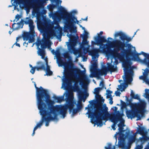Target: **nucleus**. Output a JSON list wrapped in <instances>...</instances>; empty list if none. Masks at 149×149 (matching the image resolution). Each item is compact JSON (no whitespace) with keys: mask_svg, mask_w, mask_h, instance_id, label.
I'll return each mask as SVG.
<instances>
[{"mask_svg":"<svg viewBox=\"0 0 149 149\" xmlns=\"http://www.w3.org/2000/svg\"><path fill=\"white\" fill-rule=\"evenodd\" d=\"M98 37H95L94 40L97 42L98 45H100V48L102 50L103 52L107 54H110L113 52L109 45L112 47H114L113 56L115 58H117L121 60L123 59L125 54L132 55L133 53L131 52V48L132 46L130 44H128V50L125 49V44L119 40H116L113 42L107 40L105 37L100 36L98 33Z\"/></svg>","mask_w":149,"mask_h":149,"instance_id":"1","label":"nucleus"},{"mask_svg":"<svg viewBox=\"0 0 149 149\" xmlns=\"http://www.w3.org/2000/svg\"><path fill=\"white\" fill-rule=\"evenodd\" d=\"M93 109H91L89 108L87 114H88L89 118H95L96 119L95 122L98 125L100 126L103 125L102 120H108L109 119L111 121L113 119L116 118V115L117 114L118 115L122 114L119 111H117L115 113H113L111 115L108 111V108L106 107L104 109L102 107H100L98 109H96L94 111H93Z\"/></svg>","mask_w":149,"mask_h":149,"instance_id":"2","label":"nucleus"},{"mask_svg":"<svg viewBox=\"0 0 149 149\" xmlns=\"http://www.w3.org/2000/svg\"><path fill=\"white\" fill-rule=\"evenodd\" d=\"M54 101H51L47 103L48 107L45 104L38 106L40 110V114L42 116V120L46 122L45 126H48L49 122L51 120H54L57 115L56 112L60 110L62 111L63 109L59 107H54Z\"/></svg>","mask_w":149,"mask_h":149,"instance_id":"3","label":"nucleus"},{"mask_svg":"<svg viewBox=\"0 0 149 149\" xmlns=\"http://www.w3.org/2000/svg\"><path fill=\"white\" fill-rule=\"evenodd\" d=\"M146 103L144 101H142L139 103L138 106H132L131 110H127L126 111V115L128 118L132 119L135 117H137V120L141 119L140 116L138 114L140 113L143 116L145 111Z\"/></svg>","mask_w":149,"mask_h":149,"instance_id":"4","label":"nucleus"},{"mask_svg":"<svg viewBox=\"0 0 149 149\" xmlns=\"http://www.w3.org/2000/svg\"><path fill=\"white\" fill-rule=\"evenodd\" d=\"M72 65L71 63L67 62L65 65L64 75L66 77H73L74 75V72L80 77L81 76L82 80L86 82H89V79L86 75L85 74V71L81 70L80 69L70 68Z\"/></svg>","mask_w":149,"mask_h":149,"instance_id":"5","label":"nucleus"},{"mask_svg":"<svg viewBox=\"0 0 149 149\" xmlns=\"http://www.w3.org/2000/svg\"><path fill=\"white\" fill-rule=\"evenodd\" d=\"M34 85L36 89V95L38 106L45 104L44 101L46 103L49 102L50 101H53L50 99V95L46 90L44 89L41 86L39 88L38 87L35 82H34Z\"/></svg>","mask_w":149,"mask_h":149,"instance_id":"6","label":"nucleus"},{"mask_svg":"<svg viewBox=\"0 0 149 149\" xmlns=\"http://www.w3.org/2000/svg\"><path fill=\"white\" fill-rule=\"evenodd\" d=\"M132 63L129 59H127L123 62V65L124 68V77H123L125 84L127 85L130 84L133 80L132 76L134 74L133 68L131 67Z\"/></svg>","mask_w":149,"mask_h":149,"instance_id":"7","label":"nucleus"},{"mask_svg":"<svg viewBox=\"0 0 149 149\" xmlns=\"http://www.w3.org/2000/svg\"><path fill=\"white\" fill-rule=\"evenodd\" d=\"M24 24H29V32H25L23 33L22 37L24 40H28L29 43H32L34 42L35 31L34 30L35 26L34 25V22L32 20L26 17L24 21Z\"/></svg>","mask_w":149,"mask_h":149,"instance_id":"8","label":"nucleus"},{"mask_svg":"<svg viewBox=\"0 0 149 149\" xmlns=\"http://www.w3.org/2000/svg\"><path fill=\"white\" fill-rule=\"evenodd\" d=\"M60 11L62 16L67 19L68 25L69 26H73V23H75L74 19L76 21L77 24H78L79 21L77 20V18L72 15V13H69L64 8L61 6L60 9Z\"/></svg>","mask_w":149,"mask_h":149,"instance_id":"9","label":"nucleus"},{"mask_svg":"<svg viewBox=\"0 0 149 149\" xmlns=\"http://www.w3.org/2000/svg\"><path fill=\"white\" fill-rule=\"evenodd\" d=\"M74 101L72 100H70L68 101V104L65 106H60L59 105H56V106H54V107H58L61 108L60 109H63L62 111L61 110H60L57 111V112L60 115H62L64 118L66 116V114L68 108L69 109L70 113L72 111L74 107Z\"/></svg>","mask_w":149,"mask_h":149,"instance_id":"10","label":"nucleus"},{"mask_svg":"<svg viewBox=\"0 0 149 149\" xmlns=\"http://www.w3.org/2000/svg\"><path fill=\"white\" fill-rule=\"evenodd\" d=\"M107 64L108 65V68L105 67L101 70H99L98 72L100 75H104V76H105L107 75V72L108 71H110L111 73L112 72L117 71V68L116 66L115 67L114 65H112L110 63H108Z\"/></svg>","mask_w":149,"mask_h":149,"instance_id":"11","label":"nucleus"},{"mask_svg":"<svg viewBox=\"0 0 149 149\" xmlns=\"http://www.w3.org/2000/svg\"><path fill=\"white\" fill-rule=\"evenodd\" d=\"M99 70H100L97 69V64L96 62L93 63L92 65V67L91 70V72L92 74V77H99V75L100 74L98 72Z\"/></svg>","mask_w":149,"mask_h":149,"instance_id":"12","label":"nucleus"},{"mask_svg":"<svg viewBox=\"0 0 149 149\" xmlns=\"http://www.w3.org/2000/svg\"><path fill=\"white\" fill-rule=\"evenodd\" d=\"M123 115L124 114L123 113L119 116L117 114L116 115L117 117L112 120L111 121L113 122V123L111 127L113 130H116V128H115V126L118 122L119 121H121L122 120H123L122 118Z\"/></svg>","mask_w":149,"mask_h":149,"instance_id":"13","label":"nucleus"},{"mask_svg":"<svg viewBox=\"0 0 149 149\" xmlns=\"http://www.w3.org/2000/svg\"><path fill=\"white\" fill-rule=\"evenodd\" d=\"M97 106L96 109H98L100 107H102L101 105L104 102V100L100 95L99 94L96 95Z\"/></svg>","mask_w":149,"mask_h":149,"instance_id":"14","label":"nucleus"},{"mask_svg":"<svg viewBox=\"0 0 149 149\" xmlns=\"http://www.w3.org/2000/svg\"><path fill=\"white\" fill-rule=\"evenodd\" d=\"M97 106L96 109H98L100 107H102L101 105L104 102V100L100 95L99 94L96 95Z\"/></svg>","mask_w":149,"mask_h":149,"instance_id":"15","label":"nucleus"},{"mask_svg":"<svg viewBox=\"0 0 149 149\" xmlns=\"http://www.w3.org/2000/svg\"><path fill=\"white\" fill-rule=\"evenodd\" d=\"M99 52H103L102 49L100 50L99 49L94 48L92 49L89 52V54L91 55L93 58L94 59L96 57H98Z\"/></svg>","mask_w":149,"mask_h":149,"instance_id":"16","label":"nucleus"},{"mask_svg":"<svg viewBox=\"0 0 149 149\" xmlns=\"http://www.w3.org/2000/svg\"><path fill=\"white\" fill-rule=\"evenodd\" d=\"M44 8V6L43 4L41 2H39L37 3L33 8V10L35 12L38 13L40 12V8Z\"/></svg>","mask_w":149,"mask_h":149,"instance_id":"17","label":"nucleus"},{"mask_svg":"<svg viewBox=\"0 0 149 149\" xmlns=\"http://www.w3.org/2000/svg\"><path fill=\"white\" fill-rule=\"evenodd\" d=\"M118 146L123 149H130L131 148L130 144H129L128 146H126L124 141H119Z\"/></svg>","mask_w":149,"mask_h":149,"instance_id":"18","label":"nucleus"},{"mask_svg":"<svg viewBox=\"0 0 149 149\" xmlns=\"http://www.w3.org/2000/svg\"><path fill=\"white\" fill-rule=\"evenodd\" d=\"M38 66L36 67V69L37 70H45L46 68L45 64L42 61H39L37 63Z\"/></svg>","mask_w":149,"mask_h":149,"instance_id":"19","label":"nucleus"},{"mask_svg":"<svg viewBox=\"0 0 149 149\" xmlns=\"http://www.w3.org/2000/svg\"><path fill=\"white\" fill-rule=\"evenodd\" d=\"M126 99L127 102V103L128 106H130V107H132V106L135 105V106H138V105L139 103H133L131 102V100L129 99L127 96H126Z\"/></svg>","mask_w":149,"mask_h":149,"instance_id":"20","label":"nucleus"},{"mask_svg":"<svg viewBox=\"0 0 149 149\" xmlns=\"http://www.w3.org/2000/svg\"><path fill=\"white\" fill-rule=\"evenodd\" d=\"M127 36V35H126L125 33H123L122 32H121L120 36V40L122 41H121L122 42H123L125 43V47H126V45L128 47V46L127 45V44H126L125 43L124 41L125 40V38H126V37ZM128 49L127 50H128L129 49H130V48H128ZM126 50V49H125Z\"/></svg>","mask_w":149,"mask_h":149,"instance_id":"21","label":"nucleus"},{"mask_svg":"<svg viewBox=\"0 0 149 149\" xmlns=\"http://www.w3.org/2000/svg\"><path fill=\"white\" fill-rule=\"evenodd\" d=\"M53 98L55 100H57V102L59 103L61 102L64 99L63 96H53Z\"/></svg>","mask_w":149,"mask_h":149,"instance_id":"22","label":"nucleus"},{"mask_svg":"<svg viewBox=\"0 0 149 149\" xmlns=\"http://www.w3.org/2000/svg\"><path fill=\"white\" fill-rule=\"evenodd\" d=\"M130 95L132 98L136 99L137 100H140V98L138 95L136 94V95H135L134 93L133 92L132 90L131 91V93Z\"/></svg>","mask_w":149,"mask_h":149,"instance_id":"23","label":"nucleus"},{"mask_svg":"<svg viewBox=\"0 0 149 149\" xmlns=\"http://www.w3.org/2000/svg\"><path fill=\"white\" fill-rule=\"evenodd\" d=\"M24 21L23 19H22L21 21L17 23V24L18 25V26L17 27H16L15 28V29H18L20 28H22L23 27V23L24 22Z\"/></svg>","mask_w":149,"mask_h":149,"instance_id":"24","label":"nucleus"},{"mask_svg":"<svg viewBox=\"0 0 149 149\" xmlns=\"http://www.w3.org/2000/svg\"><path fill=\"white\" fill-rule=\"evenodd\" d=\"M46 71V74L45 75H46L49 76H51L53 72L50 70V66H47L45 69Z\"/></svg>","mask_w":149,"mask_h":149,"instance_id":"25","label":"nucleus"},{"mask_svg":"<svg viewBox=\"0 0 149 149\" xmlns=\"http://www.w3.org/2000/svg\"><path fill=\"white\" fill-rule=\"evenodd\" d=\"M145 128L143 127H140L138 130L139 134L141 135H143L145 134Z\"/></svg>","mask_w":149,"mask_h":149,"instance_id":"26","label":"nucleus"},{"mask_svg":"<svg viewBox=\"0 0 149 149\" xmlns=\"http://www.w3.org/2000/svg\"><path fill=\"white\" fill-rule=\"evenodd\" d=\"M49 34L51 36H56L57 38H58V36H59V37L60 38H61V35H60V34H59V35L58 36H56V32H55V31L54 30H52L50 31L49 32Z\"/></svg>","mask_w":149,"mask_h":149,"instance_id":"27","label":"nucleus"},{"mask_svg":"<svg viewBox=\"0 0 149 149\" xmlns=\"http://www.w3.org/2000/svg\"><path fill=\"white\" fill-rule=\"evenodd\" d=\"M139 78L140 79H142L144 81L146 84L149 85V80L148 79H147L146 76H141L139 77Z\"/></svg>","mask_w":149,"mask_h":149,"instance_id":"28","label":"nucleus"},{"mask_svg":"<svg viewBox=\"0 0 149 149\" xmlns=\"http://www.w3.org/2000/svg\"><path fill=\"white\" fill-rule=\"evenodd\" d=\"M68 49L70 51L71 50L73 51L74 50V45L72 43L70 42L68 45Z\"/></svg>","mask_w":149,"mask_h":149,"instance_id":"29","label":"nucleus"},{"mask_svg":"<svg viewBox=\"0 0 149 149\" xmlns=\"http://www.w3.org/2000/svg\"><path fill=\"white\" fill-rule=\"evenodd\" d=\"M73 89L74 91H80L77 82H75L73 88Z\"/></svg>","mask_w":149,"mask_h":149,"instance_id":"30","label":"nucleus"},{"mask_svg":"<svg viewBox=\"0 0 149 149\" xmlns=\"http://www.w3.org/2000/svg\"><path fill=\"white\" fill-rule=\"evenodd\" d=\"M39 50L38 51V54L39 55L41 56L42 55H45V51L43 49H41L39 48Z\"/></svg>","mask_w":149,"mask_h":149,"instance_id":"31","label":"nucleus"},{"mask_svg":"<svg viewBox=\"0 0 149 149\" xmlns=\"http://www.w3.org/2000/svg\"><path fill=\"white\" fill-rule=\"evenodd\" d=\"M38 45H40L41 49H44L46 48V46L45 43H41V41H38Z\"/></svg>","mask_w":149,"mask_h":149,"instance_id":"32","label":"nucleus"},{"mask_svg":"<svg viewBox=\"0 0 149 149\" xmlns=\"http://www.w3.org/2000/svg\"><path fill=\"white\" fill-rule=\"evenodd\" d=\"M102 89V88L100 87L95 88L94 89L95 91L94 93L95 94V95L99 94L100 91Z\"/></svg>","mask_w":149,"mask_h":149,"instance_id":"33","label":"nucleus"},{"mask_svg":"<svg viewBox=\"0 0 149 149\" xmlns=\"http://www.w3.org/2000/svg\"><path fill=\"white\" fill-rule=\"evenodd\" d=\"M85 34L83 35L81 34L80 36L82 37L83 39H87L88 37V33L86 31H84Z\"/></svg>","mask_w":149,"mask_h":149,"instance_id":"34","label":"nucleus"},{"mask_svg":"<svg viewBox=\"0 0 149 149\" xmlns=\"http://www.w3.org/2000/svg\"><path fill=\"white\" fill-rule=\"evenodd\" d=\"M108 146H105L104 148L105 149H115L116 148L115 146H113V148H111L112 145L110 143H109L107 144Z\"/></svg>","mask_w":149,"mask_h":149,"instance_id":"35","label":"nucleus"},{"mask_svg":"<svg viewBox=\"0 0 149 149\" xmlns=\"http://www.w3.org/2000/svg\"><path fill=\"white\" fill-rule=\"evenodd\" d=\"M120 102L121 103L122 109L125 108L127 106H128L127 104L125 102L121 100H120Z\"/></svg>","mask_w":149,"mask_h":149,"instance_id":"36","label":"nucleus"},{"mask_svg":"<svg viewBox=\"0 0 149 149\" xmlns=\"http://www.w3.org/2000/svg\"><path fill=\"white\" fill-rule=\"evenodd\" d=\"M82 107L81 102H78V104L77 105V109L79 111L81 110Z\"/></svg>","mask_w":149,"mask_h":149,"instance_id":"37","label":"nucleus"},{"mask_svg":"<svg viewBox=\"0 0 149 149\" xmlns=\"http://www.w3.org/2000/svg\"><path fill=\"white\" fill-rule=\"evenodd\" d=\"M83 92H81V91L80 93H79V96L81 100L83 99V102H84L85 101L86 98H84V97L83 95Z\"/></svg>","mask_w":149,"mask_h":149,"instance_id":"38","label":"nucleus"},{"mask_svg":"<svg viewBox=\"0 0 149 149\" xmlns=\"http://www.w3.org/2000/svg\"><path fill=\"white\" fill-rule=\"evenodd\" d=\"M64 82L67 85L70 84L71 82L70 80L68 78H65L64 80Z\"/></svg>","mask_w":149,"mask_h":149,"instance_id":"39","label":"nucleus"},{"mask_svg":"<svg viewBox=\"0 0 149 149\" xmlns=\"http://www.w3.org/2000/svg\"><path fill=\"white\" fill-rule=\"evenodd\" d=\"M43 123V120H42V119L36 125H37L38 127H40L42 125Z\"/></svg>","mask_w":149,"mask_h":149,"instance_id":"40","label":"nucleus"},{"mask_svg":"<svg viewBox=\"0 0 149 149\" xmlns=\"http://www.w3.org/2000/svg\"><path fill=\"white\" fill-rule=\"evenodd\" d=\"M54 5L53 4H50L47 6L48 9L50 10H52L54 8Z\"/></svg>","mask_w":149,"mask_h":149,"instance_id":"41","label":"nucleus"},{"mask_svg":"<svg viewBox=\"0 0 149 149\" xmlns=\"http://www.w3.org/2000/svg\"><path fill=\"white\" fill-rule=\"evenodd\" d=\"M47 41V38L46 37H44L42 40H40L39 41H41V43L45 44Z\"/></svg>","mask_w":149,"mask_h":149,"instance_id":"42","label":"nucleus"},{"mask_svg":"<svg viewBox=\"0 0 149 149\" xmlns=\"http://www.w3.org/2000/svg\"><path fill=\"white\" fill-rule=\"evenodd\" d=\"M72 114L74 115L77 113L79 111L76 108L73 109L72 110Z\"/></svg>","mask_w":149,"mask_h":149,"instance_id":"43","label":"nucleus"},{"mask_svg":"<svg viewBox=\"0 0 149 149\" xmlns=\"http://www.w3.org/2000/svg\"><path fill=\"white\" fill-rule=\"evenodd\" d=\"M82 43L84 45H88V42L87 41V40L83 39Z\"/></svg>","mask_w":149,"mask_h":149,"instance_id":"44","label":"nucleus"},{"mask_svg":"<svg viewBox=\"0 0 149 149\" xmlns=\"http://www.w3.org/2000/svg\"><path fill=\"white\" fill-rule=\"evenodd\" d=\"M132 38L128 37L127 36L125 38V40H126V43H128L130 42L132 40Z\"/></svg>","mask_w":149,"mask_h":149,"instance_id":"45","label":"nucleus"},{"mask_svg":"<svg viewBox=\"0 0 149 149\" xmlns=\"http://www.w3.org/2000/svg\"><path fill=\"white\" fill-rule=\"evenodd\" d=\"M36 67H32L30 70V72L32 74H33L35 71V69H36Z\"/></svg>","mask_w":149,"mask_h":149,"instance_id":"46","label":"nucleus"},{"mask_svg":"<svg viewBox=\"0 0 149 149\" xmlns=\"http://www.w3.org/2000/svg\"><path fill=\"white\" fill-rule=\"evenodd\" d=\"M123 127H119L118 129L120 133H122L124 132L125 131V130H123Z\"/></svg>","mask_w":149,"mask_h":149,"instance_id":"47","label":"nucleus"},{"mask_svg":"<svg viewBox=\"0 0 149 149\" xmlns=\"http://www.w3.org/2000/svg\"><path fill=\"white\" fill-rule=\"evenodd\" d=\"M122 120L121 121H122ZM123 122H121L119 124H118V126L119 127H123L124 126V120H123Z\"/></svg>","mask_w":149,"mask_h":149,"instance_id":"48","label":"nucleus"},{"mask_svg":"<svg viewBox=\"0 0 149 149\" xmlns=\"http://www.w3.org/2000/svg\"><path fill=\"white\" fill-rule=\"evenodd\" d=\"M76 27H74L73 28H70V31L71 32H72V31L73 32H75V31H76Z\"/></svg>","mask_w":149,"mask_h":149,"instance_id":"49","label":"nucleus"},{"mask_svg":"<svg viewBox=\"0 0 149 149\" xmlns=\"http://www.w3.org/2000/svg\"><path fill=\"white\" fill-rule=\"evenodd\" d=\"M107 98H109L110 101H113V98L111 95H107Z\"/></svg>","mask_w":149,"mask_h":149,"instance_id":"50","label":"nucleus"},{"mask_svg":"<svg viewBox=\"0 0 149 149\" xmlns=\"http://www.w3.org/2000/svg\"><path fill=\"white\" fill-rule=\"evenodd\" d=\"M121 32H116V33L114 35L115 37L116 38L119 36H120Z\"/></svg>","mask_w":149,"mask_h":149,"instance_id":"51","label":"nucleus"},{"mask_svg":"<svg viewBox=\"0 0 149 149\" xmlns=\"http://www.w3.org/2000/svg\"><path fill=\"white\" fill-rule=\"evenodd\" d=\"M143 146L142 145H137L136 148H135V149H142L143 148Z\"/></svg>","mask_w":149,"mask_h":149,"instance_id":"52","label":"nucleus"},{"mask_svg":"<svg viewBox=\"0 0 149 149\" xmlns=\"http://www.w3.org/2000/svg\"><path fill=\"white\" fill-rule=\"evenodd\" d=\"M15 19H17L16 22L18 20H19L20 18V16L19 14H17L15 16Z\"/></svg>","mask_w":149,"mask_h":149,"instance_id":"53","label":"nucleus"},{"mask_svg":"<svg viewBox=\"0 0 149 149\" xmlns=\"http://www.w3.org/2000/svg\"><path fill=\"white\" fill-rule=\"evenodd\" d=\"M115 94L116 96H120L121 93L119 91H116Z\"/></svg>","mask_w":149,"mask_h":149,"instance_id":"54","label":"nucleus"},{"mask_svg":"<svg viewBox=\"0 0 149 149\" xmlns=\"http://www.w3.org/2000/svg\"><path fill=\"white\" fill-rule=\"evenodd\" d=\"M136 140V138L135 137L133 136L132 138L131 139V141L132 142H134L135 141V140Z\"/></svg>","mask_w":149,"mask_h":149,"instance_id":"55","label":"nucleus"},{"mask_svg":"<svg viewBox=\"0 0 149 149\" xmlns=\"http://www.w3.org/2000/svg\"><path fill=\"white\" fill-rule=\"evenodd\" d=\"M125 137H127L130 134V131H127L125 132Z\"/></svg>","mask_w":149,"mask_h":149,"instance_id":"56","label":"nucleus"},{"mask_svg":"<svg viewBox=\"0 0 149 149\" xmlns=\"http://www.w3.org/2000/svg\"><path fill=\"white\" fill-rule=\"evenodd\" d=\"M64 56L65 58H68L69 56V55L68 53H66L64 54Z\"/></svg>","mask_w":149,"mask_h":149,"instance_id":"57","label":"nucleus"},{"mask_svg":"<svg viewBox=\"0 0 149 149\" xmlns=\"http://www.w3.org/2000/svg\"><path fill=\"white\" fill-rule=\"evenodd\" d=\"M45 61L46 62L45 64L46 65V67H47V66H49L48 64V59L47 58H45Z\"/></svg>","mask_w":149,"mask_h":149,"instance_id":"58","label":"nucleus"},{"mask_svg":"<svg viewBox=\"0 0 149 149\" xmlns=\"http://www.w3.org/2000/svg\"><path fill=\"white\" fill-rule=\"evenodd\" d=\"M106 91L108 93L107 95H111V94L112 93H113L112 91H111L110 90H107Z\"/></svg>","mask_w":149,"mask_h":149,"instance_id":"59","label":"nucleus"},{"mask_svg":"<svg viewBox=\"0 0 149 149\" xmlns=\"http://www.w3.org/2000/svg\"><path fill=\"white\" fill-rule=\"evenodd\" d=\"M100 86H102V87H101V88H102V89L104 86V82H103V81H102L100 82Z\"/></svg>","mask_w":149,"mask_h":149,"instance_id":"60","label":"nucleus"},{"mask_svg":"<svg viewBox=\"0 0 149 149\" xmlns=\"http://www.w3.org/2000/svg\"><path fill=\"white\" fill-rule=\"evenodd\" d=\"M69 36H70L69 37L71 40L73 39H74V38H75L74 36V35H72L71 34Z\"/></svg>","mask_w":149,"mask_h":149,"instance_id":"61","label":"nucleus"},{"mask_svg":"<svg viewBox=\"0 0 149 149\" xmlns=\"http://www.w3.org/2000/svg\"><path fill=\"white\" fill-rule=\"evenodd\" d=\"M28 43H29L28 42V41L27 42H25L23 43V45L24 46H25L26 47H27Z\"/></svg>","mask_w":149,"mask_h":149,"instance_id":"62","label":"nucleus"},{"mask_svg":"<svg viewBox=\"0 0 149 149\" xmlns=\"http://www.w3.org/2000/svg\"><path fill=\"white\" fill-rule=\"evenodd\" d=\"M91 44H92V45H95L97 44V42L96 41V42H95L93 41H92Z\"/></svg>","mask_w":149,"mask_h":149,"instance_id":"63","label":"nucleus"},{"mask_svg":"<svg viewBox=\"0 0 149 149\" xmlns=\"http://www.w3.org/2000/svg\"><path fill=\"white\" fill-rule=\"evenodd\" d=\"M16 24V23H13L12 25V28L13 29V30H16L15 29V28H16V27H14V25L15 24Z\"/></svg>","mask_w":149,"mask_h":149,"instance_id":"64","label":"nucleus"}]
</instances>
